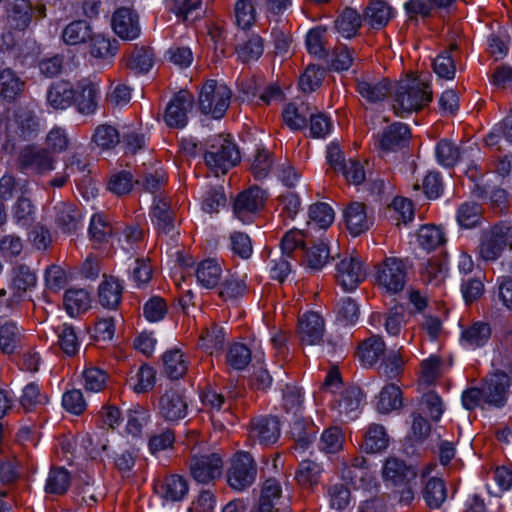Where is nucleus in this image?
<instances>
[{
	"mask_svg": "<svg viewBox=\"0 0 512 512\" xmlns=\"http://www.w3.org/2000/svg\"><path fill=\"white\" fill-rule=\"evenodd\" d=\"M432 100V91L427 83L418 79L401 81L394 94L393 111L399 117H406L418 111Z\"/></svg>",
	"mask_w": 512,
	"mask_h": 512,
	"instance_id": "obj_1",
	"label": "nucleus"
},
{
	"mask_svg": "<svg viewBox=\"0 0 512 512\" xmlns=\"http://www.w3.org/2000/svg\"><path fill=\"white\" fill-rule=\"evenodd\" d=\"M205 162L215 175L226 174L240 161V153L231 139L215 135L208 141Z\"/></svg>",
	"mask_w": 512,
	"mask_h": 512,
	"instance_id": "obj_2",
	"label": "nucleus"
},
{
	"mask_svg": "<svg viewBox=\"0 0 512 512\" xmlns=\"http://www.w3.org/2000/svg\"><path fill=\"white\" fill-rule=\"evenodd\" d=\"M257 476V465L248 452H237L231 459L226 470L228 486L242 492L252 486Z\"/></svg>",
	"mask_w": 512,
	"mask_h": 512,
	"instance_id": "obj_3",
	"label": "nucleus"
},
{
	"mask_svg": "<svg viewBox=\"0 0 512 512\" xmlns=\"http://www.w3.org/2000/svg\"><path fill=\"white\" fill-rule=\"evenodd\" d=\"M231 95V90L225 84L208 80L199 93V109L203 114H211L213 118L220 119L229 107Z\"/></svg>",
	"mask_w": 512,
	"mask_h": 512,
	"instance_id": "obj_4",
	"label": "nucleus"
},
{
	"mask_svg": "<svg viewBox=\"0 0 512 512\" xmlns=\"http://www.w3.org/2000/svg\"><path fill=\"white\" fill-rule=\"evenodd\" d=\"M512 229L506 225H494L489 229L483 230L479 240L478 255L486 261H496L503 253L506 246L512 243Z\"/></svg>",
	"mask_w": 512,
	"mask_h": 512,
	"instance_id": "obj_5",
	"label": "nucleus"
},
{
	"mask_svg": "<svg viewBox=\"0 0 512 512\" xmlns=\"http://www.w3.org/2000/svg\"><path fill=\"white\" fill-rule=\"evenodd\" d=\"M407 280V265L398 257H386L376 268V281L387 293L403 290Z\"/></svg>",
	"mask_w": 512,
	"mask_h": 512,
	"instance_id": "obj_6",
	"label": "nucleus"
},
{
	"mask_svg": "<svg viewBox=\"0 0 512 512\" xmlns=\"http://www.w3.org/2000/svg\"><path fill=\"white\" fill-rule=\"evenodd\" d=\"M192 478L207 484L219 478L223 472V459L218 453L193 455L189 464Z\"/></svg>",
	"mask_w": 512,
	"mask_h": 512,
	"instance_id": "obj_7",
	"label": "nucleus"
},
{
	"mask_svg": "<svg viewBox=\"0 0 512 512\" xmlns=\"http://www.w3.org/2000/svg\"><path fill=\"white\" fill-rule=\"evenodd\" d=\"M335 278L345 291H353L366 278V270L356 255L346 254L336 263Z\"/></svg>",
	"mask_w": 512,
	"mask_h": 512,
	"instance_id": "obj_8",
	"label": "nucleus"
},
{
	"mask_svg": "<svg viewBox=\"0 0 512 512\" xmlns=\"http://www.w3.org/2000/svg\"><path fill=\"white\" fill-rule=\"evenodd\" d=\"M55 160L45 148L33 145L24 147L18 156L19 169L23 172L44 174L54 169Z\"/></svg>",
	"mask_w": 512,
	"mask_h": 512,
	"instance_id": "obj_9",
	"label": "nucleus"
},
{
	"mask_svg": "<svg viewBox=\"0 0 512 512\" xmlns=\"http://www.w3.org/2000/svg\"><path fill=\"white\" fill-rule=\"evenodd\" d=\"M158 414L167 422H178L188 413V402L185 396L177 390H167L158 399Z\"/></svg>",
	"mask_w": 512,
	"mask_h": 512,
	"instance_id": "obj_10",
	"label": "nucleus"
},
{
	"mask_svg": "<svg viewBox=\"0 0 512 512\" xmlns=\"http://www.w3.org/2000/svg\"><path fill=\"white\" fill-rule=\"evenodd\" d=\"M8 133L21 140H31L40 131V121L33 110L20 107L15 110L13 119L7 126Z\"/></svg>",
	"mask_w": 512,
	"mask_h": 512,
	"instance_id": "obj_11",
	"label": "nucleus"
},
{
	"mask_svg": "<svg viewBox=\"0 0 512 512\" xmlns=\"http://www.w3.org/2000/svg\"><path fill=\"white\" fill-rule=\"evenodd\" d=\"M194 97L186 91L181 90L169 101L164 120L169 127L183 128L188 122V112L193 108Z\"/></svg>",
	"mask_w": 512,
	"mask_h": 512,
	"instance_id": "obj_12",
	"label": "nucleus"
},
{
	"mask_svg": "<svg viewBox=\"0 0 512 512\" xmlns=\"http://www.w3.org/2000/svg\"><path fill=\"white\" fill-rule=\"evenodd\" d=\"M265 198V192L256 186L241 192L234 201L235 216L243 223L250 222L252 215L263 207Z\"/></svg>",
	"mask_w": 512,
	"mask_h": 512,
	"instance_id": "obj_13",
	"label": "nucleus"
},
{
	"mask_svg": "<svg viewBox=\"0 0 512 512\" xmlns=\"http://www.w3.org/2000/svg\"><path fill=\"white\" fill-rule=\"evenodd\" d=\"M37 277L35 272L24 263H16L11 271V289L12 295L7 299V306L12 308L26 294V292L35 286Z\"/></svg>",
	"mask_w": 512,
	"mask_h": 512,
	"instance_id": "obj_14",
	"label": "nucleus"
},
{
	"mask_svg": "<svg viewBox=\"0 0 512 512\" xmlns=\"http://www.w3.org/2000/svg\"><path fill=\"white\" fill-rule=\"evenodd\" d=\"M75 89V105L77 111L83 115H92L98 108L100 86L91 79L79 80Z\"/></svg>",
	"mask_w": 512,
	"mask_h": 512,
	"instance_id": "obj_15",
	"label": "nucleus"
},
{
	"mask_svg": "<svg viewBox=\"0 0 512 512\" xmlns=\"http://www.w3.org/2000/svg\"><path fill=\"white\" fill-rule=\"evenodd\" d=\"M114 32L124 40H134L141 32L139 16L133 10L121 7L118 8L111 19Z\"/></svg>",
	"mask_w": 512,
	"mask_h": 512,
	"instance_id": "obj_16",
	"label": "nucleus"
},
{
	"mask_svg": "<svg viewBox=\"0 0 512 512\" xmlns=\"http://www.w3.org/2000/svg\"><path fill=\"white\" fill-rule=\"evenodd\" d=\"M484 403L489 406L502 407L506 402L509 377L505 372L497 371L484 382Z\"/></svg>",
	"mask_w": 512,
	"mask_h": 512,
	"instance_id": "obj_17",
	"label": "nucleus"
},
{
	"mask_svg": "<svg viewBox=\"0 0 512 512\" xmlns=\"http://www.w3.org/2000/svg\"><path fill=\"white\" fill-rule=\"evenodd\" d=\"M345 225L353 236H358L373 225V218L368 215L367 207L362 202H351L343 211Z\"/></svg>",
	"mask_w": 512,
	"mask_h": 512,
	"instance_id": "obj_18",
	"label": "nucleus"
},
{
	"mask_svg": "<svg viewBox=\"0 0 512 512\" xmlns=\"http://www.w3.org/2000/svg\"><path fill=\"white\" fill-rule=\"evenodd\" d=\"M417 474L416 469L412 465H407L405 461L396 457L387 458L382 469L384 480L394 486L409 484L417 477Z\"/></svg>",
	"mask_w": 512,
	"mask_h": 512,
	"instance_id": "obj_19",
	"label": "nucleus"
},
{
	"mask_svg": "<svg viewBox=\"0 0 512 512\" xmlns=\"http://www.w3.org/2000/svg\"><path fill=\"white\" fill-rule=\"evenodd\" d=\"M410 138V130L404 123L396 122L377 136L375 146L384 152L395 151L405 146Z\"/></svg>",
	"mask_w": 512,
	"mask_h": 512,
	"instance_id": "obj_20",
	"label": "nucleus"
},
{
	"mask_svg": "<svg viewBox=\"0 0 512 512\" xmlns=\"http://www.w3.org/2000/svg\"><path fill=\"white\" fill-rule=\"evenodd\" d=\"M53 212L54 222L63 233L71 234L78 230L82 214L75 204L57 201L53 206Z\"/></svg>",
	"mask_w": 512,
	"mask_h": 512,
	"instance_id": "obj_21",
	"label": "nucleus"
},
{
	"mask_svg": "<svg viewBox=\"0 0 512 512\" xmlns=\"http://www.w3.org/2000/svg\"><path fill=\"white\" fill-rule=\"evenodd\" d=\"M359 95L368 103L383 101L391 91V83L387 78L374 79L363 76L356 80Z\"/></svg>",
	"mask_w": 512,
	"mask_h": 512,
	"instance_id": "obj_22",
	"label": "nucleus"
},
{
	"mask_svg": "<svg viewBox=\"0 0 512 512\" xmlns=\"http://www.w3.org/2000/svg\"><path fill=\"white\" fill-rule=\"evenodd\" d=\"M298 334L303 344H318L324 336L323 318L316 312L303 314L298 321Z\"/></svg>",
	"mask_w": 512,
	"mask_h": 512,
	"instance_id": "obj_23",
	"label": "nucleus"
},
{
	"mask_svg": "<svg viewBox=\"0 0 512 512\" xmlns=\"http://www.w3.org/2000/svg\"><path fill=\"white\" fill-rule=\"evenodd\" d=\"M75 100V89L69 81L53 82L46 93L47 104L54 110H65Z\"/></svg>",
	"mask_w": 512,
	"mask_h": 512,
	"instance_id": "obj_24",
	"label": "nucleus"
},
{
	"mask_svg": "<svg viewBox=\"0 0 512 512\" xmlns=\"http://www.w3.org/2000/svg\"><path fill=\"white\" fill-rule=\"evenodd\" d=\"M279 436L280 426L275 417H260L252 422L250 437L259 444H273Z\"/></svg>",
	"mask_w": 512,
	"mask_h": 512,
	"instance_id": "obj_25",
	"label": "nucleus"
},
{
	"mask_svg": "<svg viewBox=\"0 0 512 512\" xmlns=\"http://www.w3.org/2000/svg\"><path fill=\"white\" fill-rule=\"evenodd\" d=\"M123 286L120 281L113 276H103L98 287V300L101 306L107 309H117L121 303Z\"/></svg>",
	"mask_w": 512,
	"mask_h": 512,
	"instance_id": "obj_26",
	"label": "nucleus"
},
{
	"mask_svg": "<svg viewBox=\"0 0 512 512\" xmlns=\"http://www.w3.org/2000/svg\"><path fill=\"white\" fill-rule=\"evenodd\" d=\"M281 487L275 479L264 482L258 503L251 512H280Z\"/></svg>",
	"mask_w": 512,
	"mask_h": 512,
	"instance_id": "obj_27",
	"label": "nucleus"
},
{
	"mask_svg": "<svg viewBox=\"0 0 512 512\" xmlns=\"http://www.w3.org/2000/svg\"><path fill=\"white\" fill-rule=\"evenodd\" d=\"M362 25L360 13L351 7L342 10L334 22L335 30L346 39L354 37Z\"/></svg>",
	"mask_w": 512,
	"mask_h": 512,
	"instance_id": "obj_28",
	"label": "nucleus"
},
{
	"mask_svg": "<svg viewBox=\"0 0 512 512\" xmlns=\"http://www.w3.org/2000/svg\"><path fill=\"white\" fill-rule=\"evenodd\" d=\"M386 346L381 337L373 335L364 340L358 347V357L366 367H371L384 356Z\"/></svg>",
	"mask_w": 512,
	"mask_h": 512,
	"instance_id": "obj_29",
	"label": "nucleus"
},
{
	"mask_svg": "<svg viewBox=\"0 0 512 512\" xmlns=\"http://www.w3.org/2000/svg\"><path fill=\"white\" fill-rule=\"evenodd\" d=\"M25 87V82L10 68L0 71V96L7 101L18 98Z\"/></svg>",
	"mask_w": 512,
	"mask_h": 512,
	"instance_id": "obj_30",
	"label": "nucleus"
},
{
	"mask_svg": "<svg viewBox=\"0 0 512 512\" xmlns=\"http://www.w3.org/2000/svg\"><path fill=\"white\" fill-rule=\"evenodd\" d=\"M392 18V9L384 1L370 2L364 12V20L375 29L385 27Z\"/></svg>",
	"mask_w": 512,
	"mask_h": 512,
	"instance_id": "obj_31",
	"label": "nucleus"
},
{
	"mask_svg": "<svg viewBox=\"0 0 512 512\" xmlns=\"http://www.w3.org/2000/svg\"><path fill=\"white\" fill-rule=\"evenodd\" d=\"M195 274L203 287L211 289L219 284L222 268L215 259H206L198 264Z\"/></svg>",
	"mask_w": 512,
	"mask_h": 512,
	"instance_id": "obj_32",
	"label": "nucleus"
},
{
	"mask_svg": "<svg viewBox=\"0 0 512 512\" xmlns=\"http://www.w3.org/2000/svg\"><path fill=\"white\" fill-rule=\"evenodd\" d=\"M12 219L16 225L29 228L36 220V207L30 198L20 196L12 207Z\"/></svg>",
	"mask_w": 512,
	"mask_h": 512,
	"instance_id": "obj_33",
	"label": "nucleus"
},
{
	"mask_svg": "<svg viewBox=\"0 0 512 512\" xmlns=\"http://www.w3.org/2000/svg\"><path fill=\"white\" fill-rule=\"evenodd\" d=\"M157 492L165 500L180 501L188 493V483L179 475H171L157 488Z\"/></svg>",
	"mask_w": 512,
	"mask_h": 512,
	"instance_id": "obj_34",
	"label": "nucleus"
},
{
	"mask_svg": "<svg viewBox=\"0 0 512 512\" xmlns=\"http://www.w3.org/2000/svg\"><path fill=\"white\" fill-rule=\"evenodd\" d=\"M21 330L16 322L6 320L0 324V350L6 354L14 353L20 346Z\"/></svg>",
	"mask_w": 512,
	"mask_h": 512,
	"instance_id": "obj_35",
	"label": "nucleus"
},
{
	"mask_svg": "<svg viewBox=\"0 0 512 512\" xmlns=\"http://www.w3.org/2000/svg\"><path fill=\"white\" fill-rule=\"evenodd\" d=\"M164 373L172 380H177L185 375L188 362L185 355L179 349L167 351L163 355Z\"/></svg>",
	"mask_w": 512,
	"mask_h": 512,
	"instance_id": "obj_36",
	"label": "nucleus"
},
{
	"mask_svg": "<svg viewBox=\"0 0 512 512\" xmlns=\"http://www.w3.org/2000/svg\"><path fill=\"white\" fill-rule=\"evenodd\" d=\"M149 420L150 413L146 407L139 404L132 406L126 412V433L132 437H140Z\"/></svg>",
	"mask_w": 512,
	"mask_h": 512,
	"instance_id": "obj_37",
	"label": "nucleus"
},
{
	"mask_svg": "<svg viewBox=\"0 0 512 512\" xmlns=\"http://www.w3.org/2000/svg\"><path fill=\"white\" fill-rule=\"evenodd\" d=\"M389 445V436L384 426L371 424L365 433L362 447L366 453H378Z\"/></svg>",
	"mask_w": 512,
	"mask_h": 512,
	"instance_id": "obj_38",
	"label": "nucleus"
},
{
	"mask_svg": "<svg viewBox=\"0 0 512 512\" xmlns=\"http://www.w3.org/2000/svg\"><path fill=\"white\" fill-rule=\"evenodd\" d=\"M422 496L431 509L439 508L446 500L447 491L442 479L430 477L424 485Z\"/></svg>",
	"mask_w": 512,
	"mask_h": 512,
	"instance_id": "obj_39",
	"label": "nucleus"
},
{
	"mask_svg": "<svg viewBox=\"0 0 512 512\" xmlns=\"http://www.w3.org/2000/svg\"><path fill=\"white\" fill-rule=\"evenodd\" d=\"M334 221V211L330 205L318 202L309 207L308 228L327 229Z\"/></svg>",
	"mask_w": 512,
	"mask_h": 512,
	"instance_id": "obj_40",
	"label": "nucleus"
},
{
	"mask_svg": "<svg viewBox=\"0 0 512 512\" xmlns=\"http://www.w3.org/2000/svg\"><path fill=\"white\" fill-rule=\"evenodd\" d=\"M264 51L263 39L257 34H251L249 38L235 47L237 58L242 63L258 60Z\"/></svg>",
	"mask_w": 512,
	"mask_h": 512,
	"instance_id": "obj_41",
	"label": "nucleus"
},
{
	"mask_svg": "<svg viewBox=\"0 0 512 512\" xmlns=\"http://www.w3.org/2000/svg\"><path fill=\"white\" fill-rule=\"evenodd\" d=\"M377 410L382 414H388L402 407V393L395 384H388L382 388L377 401Z\"/></svg>",
	"mask_w": 512,
	"mask_h": 512,
	"instance_id": "obj_42",
	"label": "nucleus"
},
{
	"mask_svg": "<svg viewBox=\"0 0 512 512\" xmlns=\"http://www.w3.org/2000/svg\"><path fill=\"white\" fill-rule=\"evenodd\" d=\"M153 220L159 232L168 234L174 228V211L165 199H157L152 209Z\"/></svg>",
	"mask_w": 512,
	"mask_h": 512,
	"instance_id": "obj_43",
	"label": "nucleus"
},
{
	"mask_svg": "<svg viewBox=\"0 0 512 512\" xmlns=\"http://www.w3.org/2000/svg\"><path fill=\"white\" fill-rule=\"evenodd\" d=\"M309 107L301 103L297 105L295 103H289L283 110L282 116L284 123L291 130H301L307 125V119L309 117Z\"/></svg>",
	"mask_w": 512,
	"mask_h": 512,
	"instance_id": "obj_44",
	"label": "nucleus"
},
{
	"mask_svg": "<svg viewBox=\"0 0 512 512\" xmlns=\"http://www.w3.org/2000/svg\"><path fill=\"white\" fill-rule=\"evenodd\" d=\"M64 305L71 317L85 312L90 307L89 293L84 289H69L64 295Z\"/></svg>",
	"mask_w": 512,
	"mask_h": 512,
	"instance_id": "obj_45",
	"label": "nucleus"
},
{
	"mask_svg": "<svg viewBox=\"0 0 512 512\" xmlns=\"http://www.w3.org/2000/svg\"><path fill=\"white\" fill-rule=\"evenodd\" d=\"M491 336V329L487 323L476 322L462 332V342L471 348L483 346Z\"/></svg>",
	"mask_w": 512,
	"mask_h": 512,
	"instance_id": "obj_46",
	"label": "nucleus"
},
{
	"mask_svg": "<svg viewBox=\"0 0 512 512\" xmlns=\"http://www.w3.org/2000/svg\"><path fill=\"white\" fill-rule=\"evenodd\" d=\"M317 428L305 419H295L291 425L290 434L302 449H306L313 442Z\"/></svg>",
	"mask_w": 512,
	"mask_h": 512,
	"instance_id": "obj_47",
	"label": "nucleus"
},
{
	"mask_svg": "<svg viewBox=\"0 0 512 512\" xmlns=\"http://www.w3.org/2000/svg\"><path fill=\"white\" fill-rule=\"evenodd\" d=\"M57 334L61 351L68 357L75 356L80 349V341L75 328L64 323L58 328Z\"/></svg>",
	"mask_w": 512,
	"mask_h": 512,
	"instance_id": "obj_48",
	"label": "nucleus"
},
{
	"mask_svg": "<svg viewBox=\"0 0 512 512\" xmlns=\"http://www.w3.org/2000/svg\"><path fill=\"white\" fill-rule=\"evenodd\" d=\"M90 25L82 20L73 21L62 31V39L68 45H78L85 43L91 38Z\"/></svg>",
	"mask_w": 512,
	"mask_h": 512,
	"instance_id": "obj_49",
	"label": "nucleus"
},
{
	"mask_svg": "<svg viewBox=\"0 0 512 512\" xmlns=\"http://www.w3.org/2000/svg\"><path fill=\"white\" fill-rule=\"evenodd\" d=\"M126 66L135 74L147 73L153 66V52L145 47H136L128 56Z\"/></svg>",
	"mask_w": 512,
	"mask_h": 512,
	"instance_id": "obj_50",
	"label": "nucleus"
},
{
	"mask_svg": "<svg viewBox=\"0 0 512 512\" xmlns=\"http://www.w3.org/2000/svg\"><path fill=\"white\" fill-rule=\"evenodd\" d=\"M330 258V251L323 241L312 245L305 251L304 264L313 271L321 270Z\"/></svg>",
	"mask_w": 512,
	"mask_h": 512,
	"instance_id": "obj_51",
	"label": "nucleus"
},
{
	"mask_svg": "<svg viewBox=\"0 0 512 512\" xmlns=\"http://www.w3.org/2000/svg\"><path fill=\"white\" fill-rule=\"evenodd\" d=\"M435 154L438 163L447 168L455 166L461 155L459 147L448 139H442L437 143Z\"/></svg>",
	"mask_w": 512,
	"mask_h": 512,
	"instance_id": "obj_52",
	"label": "nucleus"
},
{
	"mask_svg": "<svg viewBox=\"0 0 512 512\" xmlns=\"http://www.w3.org/2000/svg\"><path fill=\"white\" fill-rule=\"evenodd\" d=\"M419 246L426 251H431L445 242L444 233L435 225L422 226L417 234Z\"/></svg>",
	"mask_w": 512,
	"mask_h": 512,
	"instance_id": "obj_53",
	"label": "nucleus"
},
{
	"mask_svg": "<svg viewBox=\"0 0 512 512\" xmlns=\"http://www.w3.org/2000/svg\"><path fill=\"white\" fill-rule=\"evenodd\" d=\"M89 235L94 244L101 245L112 237L113 228L103 215L94 214L90 221Z\"/></svg>",
	"mask_w": 512,
	"mask_h": 512,
	"instance_id": "obj_54",
	"label": "nucleus"
},
{
	"mask_svg": "<svg viewBox=\"0 0 512 512\" xmlns=\"http://www.w3.org/2000/svg\"><path fill=\"white\" fill-rule=\"evenodd\" d=\"M361 404V392L358 388H350L342 393L341 399L338 401L339 416L344 420L354 418L352 413L357 411Z\"/></svg>",
	"mask_w": 512,
	"mask_h": 512,
	"instance_id": "obj_55",
	"label": "nucleus"
},
{
	"mask_svg": "<svg viewBox=\"0 0 512 512\" xmlns=\"http://www.w3.org/2000/svg\"><path fill=\"white\" fill-rule=\"evenodd\" d=\"M458 48L457 44L450 45L449 50L443 51L433 61V70L444 79H452L456 72L455 61L451 55L452 51Z\"/></svg>",
	"mask_w": 512,
	"mask_h": 512,
	"instance_id": "obj_56",
	"label": "nucleus"
},
{
	"mask_svg": "<svg viewBox=\"0 0 512 512\" xmlns=\"http://www.w3.org/2000/svg\"><path fill=\"white\" fill-rule=\"evenodd\" d=\"M8 18L14 27L23 30L31 21V7L27 0H15L8 9Z\"/></svg>",
	"mask_w": 512,
	"mask_h": 512,
	"instance_id": "obj_57",
	"label": "nucleus"
},
{
	"mask_svg": "<svg viewBox=\"0 0 512 512\" xmlns=\"http://www.w3.org/2000/svg\"><path fill=\"white\" fill-rule=\"evenodd\" d=\"M344 435L339 427H329L321 434L318 447L325 453H336L342 449Z\"/></svg>",
	"mask_w": 512,
	"mask_h": 512,
	"instance_id": "obj_58",
	"label": "nucleus"
},
{
	"mask_svg": "<svg viewBox=\"0 0 512 512\" xmlns=\"http://www.w3.org/2000/svg\"><path fill=\"white\" fill-rule=\"evenodd\" d=\"M321 472L322 468L318 463L312 460H303L299 464L295 478L300 485L311 487L318 483Z\"/></svg>",
	"mask_w": 512,
	"mask_h": 512,
	"instance_id": "obj_59",
	"label": "nucleus"
},
{
	"mask_svg": "<svg viewBox=\"0 0 512 512\" xmlns=\"http://www.w3.org/2000/svg\"><path fill=\"white\" fill-rule=\"evenodd\" d=\"M251 359V350L242 343L231 345L226 355L227 364L235 370L245 369Z\"/></svg>",
	"mask_w": 512,
	"mask_h": 512,
	"instance_id": "obj_60",
	"label": "nucleus"
},
{
	"mask_svg": "<svg viewBox=\"0 0 512 512\" xmlns=\"http://www.w3.org/2000/svg\"><path fill=\"white\" fill-rule=\"evenodd\" d=\"M108 374L97 367H88L82 372V380L84 389L87 392H100L107 383Z\"/></svg>",
	"mask_w": 512,
	"mask_h": 512,
	"instance_id": "obj_61",
	"label": "nucleus"
},
{
	"mask_svg": "<svg viewBox=\"0 0 512 512\" xmlns=\"http://www.w3.org/2000/svg\"><path fill=\"white\" fill-rule=\"evenodd\" d=\"M70 485V476L64 468H52L48 474L45 491L51 494H63Z\"/></svg>",
	"mask_w": 512,
	"mask_h": 512,
	"instance_id": "obj_62",
	"label": "nucleus"
},
{
	"mask_svg": "<svg viewBox=\"0 0 512 512\" xmlns=\"http://www.w3.org/2000/svg\"><path fill=\"white\" fill-rule=\"evenodd\" d=\"M274 165L272 154L266 149H258L251 164V172L255 179L268 177Z\"/></svg>",
	"mask_w": 512,
	"mask_h": 512,
	"instance_id": "obj_63",
	"label": "nucleus"
},
{
	"mask_svg": "<svg viewBox=\"0 0 512 512\" xmlns=\"http://www.w3.org/2000/svg\"><path fill=\"white\" fill-rule=\"evenodd\" d=\"M482 215V209L476 202H465L460 205L457 211V221L461 227H475Z\"/></svg>",
	"mask_w": 512,
	"mask_h": 512,
	"instance_id": "obj_64",
	"label": "nucleus"
}]
</instances>
